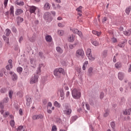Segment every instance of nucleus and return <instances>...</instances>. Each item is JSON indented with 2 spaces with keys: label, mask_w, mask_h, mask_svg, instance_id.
Returning <instances> with one entry per match:
<instances>
[{
  "label": "nucleus",
  "mask_w": 131,
  "mask_h": 131,
  "mask_svg": "<svg viewBox=\"0 0 131 131\" xmlns=\"http://www.w3.org/2000/svg\"><path fill=\"white\" fill-rule=\"evenodd\" d=\"M43 66V64H40L38 69L37 70V74L34 75L30 80V84H33V83H36L38 81V75L37 74H40L41 71L40 69Z\"/></svg>",
  "instance_id": "nucleus-1"
},
{
  "label": "nucleus",
  "mask_w": 131,
  "mask_h": 131,
  "mask_svg": "<svg viewBox=\"0 0 131 131\" xmlns=\"http://www.w3.org/2000/svg\"><path fill=\"white\" fill-rule=\"evenodd\" d=\"M64 70L61 68L58 69H56L54 71V75L56 76V78H60L61 77V74H63L64 73Z\"/></svg>",
  "instance_id": "nucleus-2"
},
{
  "label": "nucleus",
  "mask_w": 131,
  "mask_h": 131,
  "mask_svg": "<svg viewBox=\"0 0 131 131\" xmlns=\"http://www.w3.org/2000/svg\"><path fill=\"white\" fill-rule=\"evenodd\" d=\"M72 96L74 99H78L81 97V93L77 89H75L72 91Z\"/></svg>",
  "instance_id": "nucleus-3"
},
{
  "label": "nucleus",
  "mask_w": 131,
  "mask_h": 131,
  "mask_svg": "<svg viewBox=\"0 0 131 131\" xmlns=\"http://www.w3.org/2000/svg\"><path fill=\"white\" fill-rule=\"evenodd\" d=\"M43 18L47 22H52L53 21V17L49 12H45L43 15Z\"/></svg>",
  "instance_id": "nucleus-4"
},
{
  "label": "nucleus",
  "mask_w": 131,
  "mask_h": 131,
  "mask_svg": "<svg viewBox=\"0 0 131 131\" xmlns=\"http://www.w3.org/2000/svg\"><path fill=\"white\" fill-rule=\"evenodd\" d=\"M86 56L90 61H95V57L92 55V49H88L86 51Z\"/></svg>",
  "instance_id": "nucleus-5"
},
{
  "label": "nucleus",
  "mask_w": 131,
  "mask_h": 131,
  "mask_svg": "<svg viewBox=\"0 0 131 131\" xmlns=\"http://www.w3.org/2000/svg\"><path fill=\"white\" fill-rule=\"evenodd\" d=\"M76 57L77 58H80V57L83 59L84 58V51H83V50L80 49H78L76 52Z\"/></svg>",
  "instance_id": "nucleus-6"
},
{
  "label": "nucleus",
  "mask_w": 131,
  "mask_h": 131,
  "mask_svg": "<svg viewBox=\"0 0 131 131\" xmlns=\"http://www.w3.org/2000/svg\"><path fill=\"white\" fill-rule=\"evenodd\" d=\"M72 112V110L68 106H66L65 108L63 110V114L65 115H70Z\"/></svg>",
  "instance_id": "nucleus-7"
},
{
  "label": "nucleus",
  "mask_w": 131,
  "mask_h": 131,
  "mask_svg": "<svg viewBox=\"0 0 131 131\" xmlns=\"http://www.w3.org/2000/svg\"><path fill=\"white\" fill-rule=\"evenodd\" d=\"M70 29L71 30H72L73 33H74L75 34H78V35H79V36L81 37V38H82V33H81V31L78 30L77 29H71V28Z\"/></svg>",
  "instance_id": "nucleus-8"
},
{
  "label": "nucleus",
  "mask_w": 131,
  "mask_h": 131,
  "mask_svg": "<svg viewBox=\"0 0 131 131\" xmlns=\"http://www.w3.org/2000/svg\"><path fill=\"white\" fill-rule=\"evenodd\" d=\"M37 8L34 6H29V12L31 14H35V11Z\"/></svg>",
  "instance_id": "nucleus-9"
},
{
  "label": "nucleus",
  "mask_w": 131,
  "mask_h": 131,
  "mask_svg": "<svg viewBox=\"0 0 131 131\" xmlns=\"http://www.w3.org/2000/svg\"><path fill=\"white\" fill-rule=\"evenodd\" d=\"M43 118V116L42 115H34L32 117V119L33 120H36L37 119H42Z\"/></svg>",
  "instance_id": "nucleus-10"
},
{
  "label": "nucleus",
  "mask_w": 131,
  "mask_h": 131,
  "mask_svg": "<svg viewBox=\"0 0 131 131\" xmlns=\"http://www.w3.org/2000/svg\"><path fill=\"white\" fill-rule=\"evenodd\" d=\"M131 113V108L126 109L123 111V114L124 115H130Z\"/></svg>",
  "instance_id": "nucleus-11"
},
{
  "label": "nucleus",
  "mask_w": 131,
  "mask_h": 131,
  "mask_svg": "<svg viewBox=\"0 0 131 131\" xmlns=\"http://www.w3.org/2000/svg\"><path fill=\"white\" fill-rule=\"evenodd\" d=\"M10 74H12V78L14 81H16V80H17V79H18V76H17V75L16 74H15L12 72H10Z\"/></svg>",
  "instance_id": "nucleus-12"
},
{
  "label": "nucleus",
  "mask_w": 131,
  "mask_h": 131,
  "mask_svg": "<svg viewBox=\"0 0 131 131\" xmlns=\"http://www.w3.org/2000/svg\"><path fill=\"white\" fill-rule=\"evenodd\" d=\"M75 38V36L72 34L71 35L69 36V37L68 38V40L70 42H73V41H74Z\"/></svg>",
  "instance_id": "nucleus-13"
},
{
  "label": "nucleus",
  "mask_w": 131,
  "mask_h": 131,
  "mask_svg": "<svg viewBox=\"0 0 131 131\" xmlns=\"http://www.w3.org/2000/svg\"><path fill=\"white\" fill-rule=\"evenodd\" d=\"M118 77L119 80H122V79H123V77H124V74H123L122 72H119L118 73Z\"/></svg>",
  "instance_id": "nucleus-14"
},
{
  "label": "nucleus",
  "mask_w": 131,
  "mask_h": 131,
  "mask_svg": "<svg viewBox=\"0 0 131 131\" xmlns=\"http://www.w3.org/2000/svg\"><path fill=\"white\" fill-rule=\"evenodd\" d=\"M59 92L60 93V96L61 98H62V99L63 100L65 97V94H64V90H63V89H60Z\"/></svg>",
  "instance_id": "nucleus-15"
},
{
  "label": "nucleus",
  "mask_w": 131,
  "mask_h": 131,
  "mask_svg": "<svg viewBox=\"0 0 131 131\" xmlns=\"http://www.w3.org/2000/svg\"><path fill=\"white\" fill-rule=\"evenodd\" d=\"M23 21H24L23 18L19 16L17 17V23L18 25H19L20 23H22Z\"/></svg>",
  "instance_id": "nucleus-16"
},
{
  "label": "nucleus",
  "mask_w": 131,
  "mask_h": 131,
  "mask_svg": "<svg viewBox=\"0 0 131 131\" xmlns=\"http://www.w3.org/2000/svg\"><path fill=\"white\" fill-rule=\"evenodd\" d=\"M46 40L48 41V42H51L52 40H53V38H52V36L50 35H47L46 37Z\"/></svg>",
  "instance_id": "nucleus-17"
},
{
  "label": "nucleus",
  "mask_w": 131,
  "mask_h": 131,
  "mask_svg": "<svg viewBox=\"0 0 131 131\" xmlns=\"http://www.w3.org/2000/svg\"><path fill=\"white\" fill-rule=\"evenodd\" d=\"M23 13V10L22 9H18L15 11V15L16 16H18V15H20V14H22Z\"/></svg>",
  "instance_id": "nucleus-18"
},
{
  "label": "nucleus",
  "mask_w": 131,
  "mask_h": 131,
  "mask_svg": "<svg viewBox=\"0 0 131 131\" xmlns=\"http://www.w3.org/2000/svg\"><path fill=\"white\" fill-rule=\"evenodd\" d=\"M15 4L17 6H24V2L23 1H19V0L16 1Z\"/></svg>",
  "instance_id": "nucleus-19"
},
{
  "label": "nucleus",
  "mask_w": 131,
  "mask_h": 131,
  "mask_svg": "<svg viewBox=\"0 0 131 131\" xmlns=\"http://www.w3.org/2000/svg\"><path fill=\"white\" fill-rule=\"evenodd\" d=\"M93 70H94V69L93 68V67H90L88 69V74H89V76H92V75H93Z\"/></svg>",
  "instance_id": "nucleus-20"
},
{
  "label": "nucleus",
  "mask_w": 131,
  "mask_h": 131,
  "mask_svg": "<svg viewBox=\"0 0 131 131\" xmlns=\"http://www.w3.org/2000/svg\"><path fill=\"white\" fill-rule=\"evenodd\" d=\"M10 14L12 15V17H14V6H12L10 8Z\"/></svg>",
  "instance_id": "nucleus-21"
},
{
  "label": "nucleus",
  "mask_w": 131,
  "mask_h": 131,
  "mask_svg": "<svg viewBox=\"0 0 131 131\" xmlns=\"http://www.w3.org/2000/svg\"><path fill=\"white\" fill-rule=\"evenodd\" d=\"M56 50L59 54H62L63 53V50L60 47H57Z\"/></svg>",
  "instance_id": "nucleus-22"
},
{
  "label": "nucleus",
  "mask_w": 131,
  "mask_h": 131,
  "mask_svg": "<svg viewBox=\"0 0 131 131\" xmlns=\"http://www.w3.org/2000/svg\"><path fill=\"white\" fill-rule=\"evenodd\" d=\"M123 34L125 35H130L131 34V29H129L128 31H123Z\"/></svg>",
  "instance_id": "nucleus-23"
},
{
  "label": "nucleus",
  "mask_w": 131,
  "mask_h": 131,
  "mask_svg": "<svg viewBox=\"0 0 131 131\" xmlns=\"http://www.w3.org/2000/svg\"><path fill=\"white\" fill-rule=\"evenodd\" d=\"M51 7L50 6V4L49 3H46L44 6V9L45 10H46L48 11V10H50V8Z\"/></svg>",
  "instance_id": "nucleus-24"
},
{
  "label": "nucleus",
  "mask_w": 131,
  "mask_h": 131,
  "mask_svg": "<svg viewBox=\"0 0 131 131\" xmlns=\"http://www.w3.org/2000/svg\"><path fill=\"white\" fill-rule=\"evenodd\" d=\"M92 33L95 35H97V36H100L101 35V32H98L97 31H93Z\"/></svg>",
  "instance_id": "nucleus-25"
},
{
  "label": "nucleus",
  "mask_w": 131,
  "mask_h": 131,
  "mask_svg": "<svg viewBox=\"0 0 131 131\" xmlns=\"http://www.w3.org/2000/svg\"><path fill=\"white\" fill-rule=\"evenodd\" d=\"M91 42L92 45L95 47H98V46H99V42H98L97 40H92Z\"/></svg>",
  "instance_id": "nucleus-26"
},
{
  "label": "nucleus",
  "mask_w": 131,
  "mask_h": 131,
  "mask_svg": "<svg viewBox=\"0 0 131 131\" xmlns=\"http://www.w3.org/2000/svg\"><path fill=\"white\" fill-rule=\"evenodd\" d=\"M115 67H116V68H117V69H118V68H120V67H121V62H117L115 65Z\"/></svg>",
  "instance_id": "nucleus-27"
},
{
  "label": "nucleus",
  "mask_w": 131,
  "mask_h": 131,
  "mask_svg": "<svg viewBox=\"0 0 131 131\" xmlns=\"http://www.w3.org/2000/svg\"><path fill=\"white\" fill-rule=\"evenodd\" d=\"M58 27H60L61 28H63V27H65V22L58 23Z\"/></svg>",
  "instance_id": "nucleus-28"
},
{
  "label": "nucleus",
  "mask_w": 131,
  "mask_h": 131,
  "mask_svg": "<svg viewBox=\"0 0 131 131\" xmlns=\"http://www.w3.org/2000/svg\"><path fill=\"white\" fill-rule=\"evenodd\" d=\"M5 34L6 36H9L10 35V34H11V30H10V29H7L5 30Z\"/></svg>",
  "instance_id": "nucleus-29"
},
{
  "label": "nucleus",
  "mask_w": 131,
  "mask_h": 131,
  "mask_svg": "<svg viewBox=\"0 0 131 131\" xmlns=\"http://www.w3.org/2000/svg\"><path fill=\"white\" fill-rule=\"evenodd\" d=\"M130 10H131L130 7H127L125 10L126 14H127V15H129V13L130 12Z\"/></svg>",
  "instance_id": "nucleus-30"
},
{
  "label": "nucleus",
  "mask_w": 131,
  "mask_h": 131,
  "mask_svg": "<svg viewBox=\"0 0 131 131\" xmlns=\"http://www.w3.org/2000/svg\"><path fill=\"white\" fill-rule=\"evenodd\" d=\"M54 105L55 107H57L58 108H60L61 107V104L57 101H55Z\"/></svg>",
  "instance_id": "nucleus-31"
},
{
  "label": "nucleus",
  "mask_w": 131,
  "mask_h": 131,
  "mask_svg": "<svg viewBox=\"0 0 131 131\" xmlns=\"http://www.w3.org/2000/svg\"><path fill=\"white\" fill-rule=\"evenodd\" d=\"M57 33L58 35H60V36H62V35H64V31L58 30Z\"/></svg>",
  "instance_id": "nucleus-32"
},
{
  "label": "nucleus",
  "mask_w": 131,
  "mask_h": 131,
  "mask_svg": "<svg viewBox=\"0 0 131 131\" xmlns=\"http://www.w3.org/2000/svg\"><path fill=\"white\" fill-rule=\"evenodd\" d=\"M118 46L120 48H123L124 46H125V41H123L122 42L119 43Z\"/></svg>",
  "instance_id": "nucleus-33"
},
{
  "label": "nucleus",
  "mask_w": 131,
  "mask_h": 131,
  "mask_svg": "<svg viewBox=\"0 0 131 131\" xmlns=\"http://www.w3.org/2000/svg\"><path fill=\"white\" fill-rule=\"evenodd\" d=\"M110 125L112 127V128H113V129H115V122H111Z\"/></svg>",
  "instance_id": "nucleus-34"
},
{
  "label": "nucleus",
  "mask_w": 131,
  "mask_h": 131,
  "mask_svg": "<svg viewBox=\"0 0 131 131\" xmlns=\"http://www.w3.org/2000/svg\"><path fill=\"white\" fill-rule=\"evenodd\" d=\"M13 68V64H9L6 66V69L7 70H10V69H12Z\"/></svg>",
  "instance_id": "nucleus-35"
},
{
  "label": "nucleus",
  "mask_w": 131,
  "mask_h": 131,
  "mask_svg": "<svg viewBox=\"0 0 131 131\" xmlns=\"http://www.w3.org/2000/svg\"><path fill=\"white\" fill-rule=\"evenodd\" d=\"M3 38L4 39V40L5 41H6V42H7V43H9V38L6 37V36L4 35L3 36Z\"/></svg>",
  "instance_id": "nucleus-36"
},
{
  "label": "nucleus",
  "mask_w": 131,
  "mask_h": 131,
  "mask_svg": "<svg viewBox=\"0 0 131 131\" xmlns=\"http://www.w3.org/2000/svg\"><path fill=\"white\" fill-rule=\"evenodd\" d=\"M31 64H32V65H33V66H35V65H36V60L31 59Z\"/></svg>",
  "instance_id": "nucleus-37"
},
{
  "label": "nucleus",
  "mask_w": 131,
  "mask_h": 131,
  "mask_svg": "<svg viewBox=\"0 0 131 131\" xmlns=\"http://www.w3.org/2000/svg\"><path fill=\"white\" fill-rule=\"evenodd\" d=\"M10 125L12 127H14V126H15V121H14V120H12L10 121Z\"/></svg>",
  "instance_id": "nucleus-38"
},
{
  "label": "nucleus",
  "mask_w": 131,
  "mask_h": 131,
  "mask_svg": "<svg viewBox=\"0 0 131 131\" xmlns=\"http://www.w3.org/2000/svg\"><path fill=\"white\" fill-rule=\"evenodd\" d=\"M82 10V7L79 6L78 8L76 9V11L81 13Z\"/></svg>",
  "instance_id": "nucleus-39"
},
{
  "label": "nucleus",
  "mask_w": 131,
  "mask_h": 131,
  "mask_svg": "<svg viewBox=\"0 0 131 131\" xmlns=\"http://www.w3.org/2000/svg\"><path fill=\"white\" fill-rule=\"evenodd\" d=\"M23 71V69L20 67L17 68V71L19 73H21V72H22Z\"/></svg>",
  "instance_id": "nucleus-40"
},
{
  "label": "nucleus",
  "mask_w": 131,
  "mask_h": 131,
  "mask_svg": "<svg viewBox=\"0 0 131 131\" xmlns=\"http://www.w3.org/2000/svg\"><path fill=\"white\" fill-rule=\"evenodd\" d=\"M52 102H48L47 104V109H50V108H52Z\"/></svg>",
  "instance_id": "nucleus-41"
},
{
  "label": "nucleus",
  "mask_w": 131,
  "mask_h": 131,
  "mask_svg": "<svg viewBox=\"0 0 131 131\" xmlns=\"http://www.w3.org/2000/svg\"><path fill=\"white\" fill-rule=\"evenodd\" d=\"M9 97L10 99H12V97H13V91H10L9 92Z\"/></svg>",
  "instance_id": "nucleus-42"
},
{
  "label": "nucleus",
  "mask_w": 131,
  "mask_h": 131,
  "mask_svg": "<svg viewBox=\"0 0 131 131\" xmlns=\"http://www.w3.org/2000/svg\"><path fill=\"white\" fill-rule=\"evenodd\" d=\"M108 20V18L106 17H104L102 19V23H105L106 21Z\"/></svg>",
  "instance_id": "nucleus-43"
},
{
  "label": "nucleus",
  "mask_w": 131,
  "mask_h": 131,
  "mask_svg": "<svg viewBox=\"0 0 131 131\" xmlns=\"http://www.w3.org/2000/svg\"><path fill=\"white\" fill-rule=\"evenodd\" d=\"M6 91L7 90L5 88H2L0 90V92L2 94H4V93H6Z\"/></svg>",
  "instance_id": "nucleus-44"
},
{
  "label": "nucleus",
  "mask_w": 131,
  "mask_h": 131,
  "mask_svg": "<svg viewBox=\"0 0 131 131\" xmlns=\"http://www.w3.org/2000/svg\"><path fill=\"white\" fill-rule=\"evenodd\" d=\"M77 119V116H74L71 118V121L73 122L74 121H75Z\"/></svg>",
  "instance_id": "nucleus-45"
},
{
  "label": "nucleus",
  "mask_w": 131,
  "mask_h": 131,
  "mask_svg": "<svg viewBox=\"0 0 131 131\" xmlns=\"http://www.w3.org/2000/svg\"><path fill=\"white\" fill-rule=\"evenodd\" d=\"M24 131V130L23 129V126H19L17 128V131Z\"/></svg>",
  "instance_id": "nucleus-46"
},
{
  "label": "nucleus",
  "mask_w": 131,
  "mask_h": 131,
  "mask_svg": "<svg viewBox=\"0 0 131 131\" xmlns=\"http://www.w3.org/2000/svg\"><path fill=\"white\" fill-rule=\"evenodd\" d=\"M27 105H29L30 103H31V98H28L27 99Z\"/></svg>",
  "instance_id": "nucleus-47"
},
{
  "label": "nucleus",
  "mask_w": 131,
  "mask_h": 131,
  "mask_svg": "<svg viewBox=\"0 0 131 131\" xmlns=\"http://www.w3.org/2000/svg\"><path fill=\"white\" fill-rule=\"evenodd\" d=\"M112 41H113L114 43L117 42V39H116L115 37H113L112 38Z\"/></svg>",
  "instance_id": "nucleus-48"
},
{
  "label": "nucleus",
  "mask_w": 131,
  "mask_h": 131,
  "mask_svg": "<svg viewBox=\"0 0 131 131\" xmlns=\"http://www.w3.org/2000/svg\"><path fill=\"white\" fill-rule=\"evenodd\" d=\"M52 131H57V126L54 125L52 127Z\"/></svg>",
  "instance_id": "nucleus-49"
},
{
  "label": "nucleus",
  "mask_w": 131,
  "mask_h": 131,
  "mask_svg": "<svg viewBox=\"0 0 131 131\" xmlns=\"http://www.w3.org/2000/svg\"><path fill=\"white\" fill-rule=\"evenodd\" d=\"M8 2H9V0H4V4L5 7H7Z\"/></svg>",
  "instance_id": "nucleus-50"
},
{
  "label": "nucleus",
  "mask_w": 131,
  "mask_h": 131,
  "mask_svg": "<svg viewBox=\"0 0 131 131\" xmlns=\"http://www.w3.org/2000/svg\"><path fill=\"white\" fill-rule=\"evenodd\" d=\"M9 112H5L4 114V117H8V116H9Z\"/></svg>",
  "instance_id": "nucleus-51"
},
{
  "label": "nucleus",
  "mask_w": 131,
  "mask_h": 131,
  "mask_svg": "<svg viewBox=\"0 0 131 131\" xmlns=\"http://www.w3.org/2000/svg\"><path fill=\"white\" fill-rule=\"evenodd\" d=\"M70 95V92L69 91L67 92L66 94V97H67V98H68V97H69Z\"/></svg>",
  "instance_id": "nucleus-52"
},
{
  "label": "nucleus",
  "mask_w": 131,
  "mask_h": 131,
  "mask_svg": "<svg viewBox=\"0 0 131 131\" xmlns=\"http://www.w3.org/2000/svg\"><path fill=\"white\" fill-rule=\"evenodd\" d=\"M100 99H103V98H104V93L103 92L101 93L100 95Z\"/></svg>",
  "instance_id": "nucleus-53"
},
{
  "label": "nucleus",
  "mask_w": 131,
  "mask_h": 131,
  "mask_svg": "<svg viewBox=\"0 0 131 131\" xmlns=\"http://www.w3.org/2000/svg\"><path fill=\"white\" fill-rule=\"evenodd\" d=\"M19 114H20V115H23V111H22L21 108L19 110Z\"/></svg>",
  "instance_id": "nucleus-54"
},
{
  "label": "nucleus",
  "mask_w": 131,
  "mask_h": 131,
  "mask_svg": "<svg viewBox=\"0 0 131 131\" xmlns=\"http://www.w3.org/2000/svg\"><path fill=\"white\" fill-rule=\"evenodd\" d=\"M9 101L8 98H6L4 99V103H8V101Z\"/></svg>",
  "instance_id": "nucleus-55"
},
{
  "label": "nucleus",
  "mask_w": 131,
  "mask_h": 131,
  "mask_svg": "<svg viewBox=\"0 0 131 131\" xmlns=\"http://www.w3.org/2000/svg\"><path fill=\"white\" fill-rule=\"evenodd\" d=\"M109 115V112H106L104 114V117H107V116Z\"/></svg>",
  "instance_id": "nucleus-56"
},
{
  "label": "nucleus",
  "mask_w": 131,
  "mask_h": 131,
  "mask_svg": "<svg viewBox=\"0 0 131 131\" xmlns=\"http://www.w3.org/2000/svg\"><path fill=\"white\" fill-rule=\"evenodd\" d=\"M56 122L58 123H61V122H62V121L59 118H58L56 119Z\"/></svg>",
  "instance_id": "nucleus-57"
},
{
  "label": "nucleus",
  "mask_w": 131,
  "mask_h": 131,
  "mask_svg": "<svg viewBox=\"0 0 131 131\" xmlns=\"http://www.w3.org/2000/svg\"><path fill=\"white\" fill-rule=\"evenodd\" d=\"M47 103H48V100L47 99L43 100V104H44V105H46Z\"/></svg>",
  "instance_id": "nucleus-58"
},
{
  "label": "nucleus",
  "mask_w": 131,
  "mask_h": 131,
  "mask_svg": "<svg viewBox=\"0 0 131 131\" xmlns=\"http://www.w3.org/2000/svg\"><path fill=\"white\" fill-rule=\"evenodd\" d=\"M85 106L87 110H90V105L89 104H86Z\"/></svg>",
  "instance_id": "nucleus-59"
},
{
  "label": "nucleus",
  "mask_w": 131,
  "mask_h": 131,
  "mask_svg": "<svg viewBox=\"0 0 131 131\" xmlns=\"http://www.w3.org/2000/svg\"><path fill=\"white\" fill-rule=\"evenodd\" d=\"M47 112L49 114H52V110H50L49 108H47Z\"/></svg>",
  "instance_id": "nucleus-60"
},
{
  "label": "nucleus",
  "mask_w": 131,
  "mask_h": 131,
  "mask_svg": "<svg viewBox=\"0 0 131 131\" xmlns=\"http://www.w3.org/2000/svg\"><path fill=\"white\" fill-rule=\"evenodd\" d=\"M12 32H14L15 33H16L17 32V29L15 28H13L12 29Z\"/></svg>",
  "instance_id": "nucleus-61"
},
{
  "label": "nucleus",
  "mask_w": 131,
  "mask_h": 131,
  "mask_svg": "<svg viewBox=\"0 0 131 131\" xmlns=\"http://www.w3.org/2000/svg\"><path fill=\"white\" fill-rule=\"evenodd\" d=\"M0 107L1 109H4V105H3V102L0 103Z\"/></svg>",
  "instance_id": "nucleus-62"
},
{
  "label": "nucleus",
  "mask_w": 131,
  "mask_h": 131,
  "mask_svg": "<svg viewBox=\"0 0 131 131\" xmlns=\"http://www.w3.org/2000/svg\"><path fill=\"white\" fill-rule=\"evenodd\" d=\"M88 64H89V61H85L84 63H83V65L85 66H86L88 65Z\"/></svg>",
  "instance_id": "nucleus-63"
},
{
  "label": "nucleus",
  "mask_w": 131,
  "mask_h": 131,
  "mask_svg": "<svg viewBox=\"0 0 131 131\" xmlns=\"http://www.w3.org/2000/svg\"><path fill=\"white\" fill-rule=\"evenodd\" d=\"M128 72H131V64H130V66L128 68Z\"/></svg>",
  "instance_id": "nucleus-64"
}]
</instances>
